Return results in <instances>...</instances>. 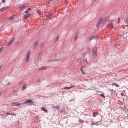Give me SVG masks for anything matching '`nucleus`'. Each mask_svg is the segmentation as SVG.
Instances as JSON below:
<instances>
[{
    "mask_svg": "<svg viewBox=\"0 0 128 128\" xmlns=\"http://www.w3.org/2000/svg\"><path fill=\"white\" fill-rule=\"evenodd\" d=\"M108 16L105 17L104 18L102 19L101 20H100V22L102 24L105 22V21H107L108 19Z\"/></svg>",
    "mask_w": 128,
    "mask_h": 128,
    "instance_id": "1",
    "label": "nucleus"
},
{
    "mask_svg": "<svg viewBox=\"0 0 128 128\" xmlns=\"http://www.w3.org/2000/svg\"><path fill=\"white\" fill-rule=\"evenodd\" d=\"M96 38V39H98V37L97 35H92L89 38V40H90Z\"/></svg>",
    "mask_w": 128,
    "mask_h": 128,
    "instance_id": "2",
    "label": "nucleus"
},
{
    "mask_svg": "<svg viewBox=\"0 0 128 128\" xmlns=\"http://www.w3.org/2000/svg\"><path fill=\"white\" fill-rule=\"evenodd\" d=\"M24 103H28V104L29 105H32L34 104V102L32 101V100L29 99L26 100Z\"/></svg>",
    "mask_w": 128,
    "mask_h": 128,
    "instance_id": "3",
    "label": "nucleus"
},
{
    "mask_svg": "<svg viewBox=\"0 0 128 128\" xmlns=\"http://www.w3.org/2000/svg\"><path fill=\"white\" fill-rule=\"evenodd\" d=\"M12 106H18L21 105V103L18 102H12L11 103Z\"/></svg>",
    "mask_w": 128,
    "mask_h": 128,
    "instance_id": "4",
    "label": "nucleus"
},
{
    "mask_svg": "<svg viewBox=\"0 0 128 128\" xmlns=\"http://www.w3.org/2000/svg\"><path fill=\"white\" fill-rule=\"evenodd\" d=\"M26 8V6L24 4L21 5L19 7V9L20 10L22 11Z\"/></svg>",
    "mask_w": 128,
    "mask_h": 128,
    "instance_id": "5",
    "label": "nucleus"
},
{
    "mask_svg": "<svg viewBox=\"0 0 128 128\" xmlns=\"http://www.w3.org/2000/svg\"><path fill=\"white\" fill-rule=\"evenodd\" d=\"M52 16V14L50 13H49L46 16V18L47 20L50 19Z\"/></svg>",
    "mask_w": 128,
    "mask_h": 128,
    "instance_id": "6",
    "label": "nucleus"
},
{
    "mask_svg": "<svg viewBox=\"0 0 128 128\" xmlns=\"http://www.w3.org/2000/svg\"><path fill=\"white\" fill-rule=\"evenodd\" d=\"M92 57L96 56V49H94L92 51Z\"/></svg>",
    "mask_w": 128,
    "mask_h": 128,
    "instance_id": "7",
    "label": "nucleus"
},
{
    "mask_svg": "<svg viewBox=\"0 0 128 128\" xmlns=\"http://www.w3.org/2000/svg\"><path fill=\"white\" fill-rule=\"evenodd\" d=\"M14 38L13 37L12 39L8 43V44L7 45V46H9L12 43V42L14 41Z\"/></svg>",
    "mask_w": 128,
    "mask_h": 128,
    "instance_id": "8",
    "label": "nucleus"
},
{
    "mask_svg": "<svg viewBox=\"0 0 128 128\" xmlns=\"http://www.w3.org/2000/svg\"><path fill=\"white\" fill-rule=\"evenodd\" d=\"M8 7H5L4 8H1L0 9V10L1 12H2L3 11H5V10L8 9Z\"/></svg>",
    "mask_w": 128,
    "mask_h": 128,
    "instance_id": "9",
    "label": "nucleus"
},
{
    "mask_svg": "<svg viewBox=\"0 0 128 128\" xmlns=\"http://www.w3.org/2000/svg\"><path fill=\"white\" fill-rule=\"evenodd\" d=\"M115 23L114 22H113V23H112L109 22V28H113Z\"/></svg>",
    "mask_w": 128,
    "mask_h": 128,
    "instance_id": "10",
    "label": "nucleus"
},
{
    "mask_svg": "<svg viewBox=\"0 0 128 128\" xmlns=\"http://www.w3.org/2000/svg\"><path fill=\"white\" fill-rule=\"evenodd\" d=\"M38 41H36L35 42L33 47L34 48L36 47V46L38 44Z\"/></svg>",
    "mask_w": 128,
    "mask_h": 128,
    "instance_id": "11",
    "label": "nucleus"
},
{
    "mask_svg": "<svg viewBox=\"0 0 128 128\" xmlns=\"http://www.w3.org/2000/svg\"><path fill=\"white\" fill-rule=\"evenodd\" d=\"M46 66H42V67L40 68H39V70H44L45 69H46Z\"/></svg>",
    "mask_w": 128,
    "mask_h": 128,
    "instance_id": "12",
    "label": "nucleus"
},
{
    "mask_svg": "<svg viewBox=\"0 0 128 128\" xmlns=\"http://www.w3.org/2000/svg\"><path fill=\"white\" fill-rule=\"evenodd\" d=\"M26 84H24L23 86L22 90H25L26 88Z\"/></svg>",
    "mask_w": 128,
    "mask_h": 128,
    "instance_id": "13",
    "label": "nucleus"
},
{
    "mask_svg": "<svg viewBox=\"0 0 128 128\" xmlns=\"http://www.w3.org/2000/svg\"><path fill=\"white\" fill-rule=\"evenodd\" d=\"M14 16H10V17H9L8 19L9 20H12L14 18Z\"/></svg>",
    "mask_w": 128,
    "mask_h": 128,
    "instance_id": "14",
    "label": "nucleus"
},
{
    "mask_svg": "<svg viewBox=\"0 0 128 128\" xmlns=\"http://www.w3.org/2000/svg\"><path fill=\"white\" fill-rule=\"evenodd\" d=\"M79 34V33L78 32L76 34L75 37L74 38V40H76V39L77 38L78 35Z\"/></svg>",
    "mask_w": 128,
    "mask_h": 128,
    "instance_id": "15",
    "label": "nucleus"
},
{
    "mask_svg": "<svg viewBox=\"0 0 128 128\" xmlns=\"http://www.w3.org/2000/svg\"><path fill=\"white\" fill-rule=\"evenodd\" d=\"M44 43H42L40 45V48L41 49H42L44 47Z\"/></svg>",
    "mask_w": 128,
    "mask_h": 128,
    "instance_id": "16",
    "label": "nucleus"
},
{
    "mask_svg": "<svg viewBox=\"0 0 128 128\" xmlns=\"http://www.w3.org/2000/svg\"><path fill=\"white\" fill-rule=\"evenodd\" d=\"M100 20L97 23V24H96V27L98 28V27L100 24Z\"/></svg>",
    "mask_w": 128,
    "mask_h": 128,
    "instance_id": "17",
    "label": "nucleus"
},
{
    "mask_svg": "<svg viewBox=\"0 0 128 128\" xmlns=\"http://www.w3.org/2000/svg\"><path fill=\"white\" fill-rule=\"evenodd\" d=\"M98 114L94 112L93 114V116L94 117H95L96 116L98 115Z\"/></svg>",
    "mask_w": 128,
    "mask_h": 128,
    "instance_id": "18",
    "label": "nucleus"
},
{
    "mask_svg": "<svg viewBox=\"0 0 128 128\" xmlns=\"http://www.w3.org/2000/svg\"><path fill=\"white\" fill-rule=\"evenodd\" d=\"M28 17L27 16V14H24V15L23 16V18L24 19H26Z\"/></svg>",
    "mask_w": 128,
    "mask_h": 128,
    "instance_id": "19",
    "label": "nucleus"
},
{
    "mask_svg": "<svg viewBox=\"0 0 128 128\" xmlns=\"http://www.w3.org/2000/svg\"><path fill=\"white\" fill-rule=\"evenodd\" d=\"M35 119L36 120V122H38V116H35Z\"/></svg>",
    "mask_w": 128,
    "mask_h": 128,
    "instance_id": "20",
    "label": "nucleus"
},
{
    "mask_svg": "<svg viewBox=\"0 0 128 128\" xmlns=\"http://www.w3.org/2000/svg\"><path fill=\"white\" fill-rule=\"evenodd\" d=\"M59 36H58L56 37V38L55 40H54V42H56L58 40V38Z\"/></svg>",
    "mask_w": 128,
    "mask_h": 128,
    "instance_id": "21",
    "label": "nucleus"
},
{
    "mask_svg": "<svg viewBox=\"0 0 128 128\" xmlns=\"http://www.w3.org/2000/svg\"><path fill=\"white\" fill-rule=\"evenodd\" d=\"M112 85L114 84L115 86L117 87H119V86L118 84H116L115 83H113L112 84Z\"/></svg>",
    "mask_w": 128,
    "mask_h": 128,
    "instance_id": "22",
    "label": "nucleus"
},
{
    "mask_svg": "<svg viewBox=\"0 0 128 128\" xmlns=\"http://www.w3.org/2000/svg\"><path fill=\"white\" fill-rule=\"evenodd\" d=\"M42 110L44 111L45 112H46L47 110L45 109V108L44 107H42Z\"/></svg>",
    "mask_w": 128,
    "mask_h": 128,
    "instance_id": "23",
    "label": "nucleus"
},
{
    "mask_svg": "<svg viewBox=\"0 0 128 128\" xmlns=\"http://www.w3.org/2000/svg\"><path fill=\"white\" fill-rule=\"evenodd\" d=\"M29 56L26 55V62H28V59Z\"/></svg>",
    "mask_w": 128,
    "mask_h": 128,
    "instance_id": "24",
    "label": "nucleus"
},
{
    "mask_svg": "<svg viewBox=\"0 0 128 128\" xmlns=\"http://www.w3.org/2000/svg\"><path fill=\"white\" fill-rule=\"evenodd\" d=\"M114 22L115 23L114 24V26H113V27L115 28H116L117 27V26L118 25L117 24H116V22Z\"/></svg>",
    "mask_w": 128,
    "mask_h": 128,
    "instance_id": "25",
    "label": "nucleus"
},
{
    "mask_svg": "<svg viewBox=\"0 0 128 128\" xmlns=\"http://www.w3.org/2000/svg\"><path fill=\"white\" fill-rule=\"evenodd\" d=\"M95 124V125H98V122H94L92 123V124Z\"/></svg>",
    "mask_w": 128,
    "mask_h": 128,
    "instance_id": "26",
    "label": "nucleus"
},
{
    "mask_svg": "<svg viewBox=\"0 0 128 128\" xmlns=\"http://www.w3.org/2000/svg\"><path fill=\"white\" fill-rule=\"evenodd\" d=\"M70 88V86L69 87H66L64 88V89H68Z\"/></svg>",
    "mask_w": 128,
    "mask_h": 128,
    "instance_id": "27",
    "label": "nucleus"
},
{
    "mask_svg": "<svg viewBox=\"0 0 128 128\" xmlns=\"http://www.w3.org/2000/svg\"><path fill=\"white\" fill-rule=\"evenodd\" d=\"M106 27L109 28V22H108V24L106 25Z\"/></svg>",
    "mask_w": 128,
    "mask_h": 128,
    "instance_id": "28",
    "label": "nucleus"
},
{
    "mask_svg": "<svg viewBox=\"0 0 128 128\" xmlns=\"http://www.w3.org/2000/svg\"><path fill=\"white\" fill-rule=\"evenodd\" d=\"M78 60L79 61V62H80V63H81L82 62V61H81V59L80 58H78Z\"/></svg>",
    "mask_w": 128,
    "mask_h": 128,
    "instance_id": "29",
    "label": "nucleus"
},
{
    "mask_svg": "<svg viewBox=\"0 0 128 128\" xmlns=\"http://www.w3.org/2000/svg\"><path fill=\"white\" fill-rule=\"evenodd\" d=\"M79 122H80L83 123L84 122V121L83 120H79Z\"/></svg>",
    "mask_w": 128,
    "mask_h": 128,
    "instance_id": "30",
    "label": "nucleus"
},
{
    "mask_svg": "<svg viewBox=\"0 0 128 128\" xmlns=\"http://www.w3.org/2000/svg\"><path fill=\"white\" fill-rule=\"evenodd\" d=\"M120 18H118V22H117V23H118L117 24H118H118L119 22H120Z\"/></svg>",
    "mask_w": 128,
    "mask_h": 128,
    "instance_id": "31",
    "label": "nucleus"
},
{
    "mask_svg": "<svg viewBox=\"0 0 128 128\" xmlns=\"http://www.w3.org/2000/svg\"><path fill=\"white\" fill-rule=\"evenodd\" d=\"M64 112V110L63 109H60V112Z\"/></svg>",
    "mask_w": 128,
    "mask_h": 128,
    "instance_id": "32",
    "label": "nucleus"
},
{
    "mask_svg": "<svg viewBox=\"0 0 128 128\" xmlns=\"http://www.w3.org/2000/svg\"><path fill=\"white\" fill-rule=\"evenodd\" d=\"M82 58H85V55L84 54H82Z\"/></svg>",
    "mask_w": 128,
    "mask_h": 128,
    "instance_id": "33",
    "label": "nucleus"
},
{
    "mask_svg": "<svg viewBox=\"0 0 128 128\" xmlns=\"http://www.w3.org/2000/svg\"><path fill=\"white\" fill-rule=\"evenodd\" d=\"M83 66H82V67H81L80 68V70H83Z\"/></svg>",
    "mask_w": 128,
    "mask_h": 128,
    "instance_id": "34",
    "label": "nucleus"
},
{
    "mask_svg": "<svg viewBox=\"0 0 128 128\" xmlns=\"http://www.w3.org/2000/svg\"><path fill=\"white\" fill-rule=\"evenodd\" d=\"M54 60H53V59H51V60H49L48 62H52Z\"/></svg>",
    "mask_w": 128,
    "mask_h": 128,
    "instance_id": "35",
    "label": "nucleus"
},
{
    "mask_svg": "<svg viewBox=\"0 0 128 128\" xmlns=\"http://www.w3.org/2000/svg\"><path fill=\"white\" fill-rule=\"evenodd\" d=\"M100 96H102L104 98H105V96L103 94H100Z\"/></svg>",
    "mask_w": 128,
    "mask_h": 128,
    "instance_id": "36",
    "label": "nucleus"
},
{
    "mask_svg": "<svg viewBox=\"0 0 128 128\" xmlns=\"http://www.w3.org/2000/svg\"><path fill=\"white\" fill-rule=\"evenodd\" d=\"M3 50V48L2 47L0 48V52H1V51H2V50Z\"/></svg>",
    "mask_w": 128,
    "mask_h": 128,
    "instance_id": "37",
    "label": "nucleus"
},
{
    "mask_svg": "<svg viewBox=\"0 0 128 128\" xmlns=\"http://www.w3.org/2000/svg\"><path fill=\"white\" fill-rule=\"evenodd\" d=\"M37 13H38V14H39L40 13V11H39V10H37Z\"/></svg>",
    "mask_w": 128,
    "mask_h": 128,
    "instance_id": "38",
    "label": "nucleus"
},
{
    "mask_svg": "<svg viewBox=\"0 0 128 128\" xmlns=\"http://www.w3.org/2000/svg\"><path fill=\"white\" fill-rule=\"evenodd\" d=\"M28 10H27L26 11H24V12L26 13H28Z\"/></svg>",
    "mask_w": 128,
    "mask_h": 128,
    "instance_id": "39",
    "label": "nucleus"
},
{
    "mask_svg": "<svg viewBox=\"0 0 128 128\" xmlns=\"http://www.w3.org/2000/svg\"><path fill=\"white\" fill-rule=\"evenodd\" d=\"M6 0H2V2L3 3H4L5 2Z\"/></svg>",
    "mask_w": 128,
    "mask_h": 128,
    "instance_id": "40",
    "label": "nucleus"
},
{
    "mask_svg": "<svg viewBox=\"0 0 128 128\" xmlns=\"http://www.w3.org/2000/svg\"><path fill=\"white\" fill-rule=\"evenodd\" d=\"M10 83H11L10 82H8V83L6 85V86L9 85L10 84Z\"/></svg>",
    "mask_w": 128,
    "mask_h": 128,
    "instance_id": "41",
    "label": "nucleus"
},
{
    "mask_svg": "<svg viewBox=\"0 0 128 128\" xmlns=\"http://www.w3.org/2000/svg\"><path fill=\"white\" fill-rule=\"evenodd\" d=\"M81 71L82 73L83 74H84V71L82 70H80Z\"/></svg>",
    "mask_w": 128,
    "mask_h": 128,
    "instance_id": "42",
    "label": "nucleus"
},
{
    "mask_svg": "<svg viewBox=\"0 0 128 128\" xmlns=\"http://www.w3.org/2000/svg\"><path fill=\"white\" fill-rule=\"evenodd\" d=\"M30 51H28L27 54H30Z\"/></svg>",
    "mask_w": 128,
    "mask_h": 128,
    "instance_id": "43",
    "label": "nucleus"
},
{
    "mask_svg": "<svg viewBox=\"0 0 128 128\" xmlns=\"http://www.w3.org/2000/svg\"><path fill=\"white\" fill-rule=\"evenodd\" d=\"M28 10H31V8H28Z\"/></svg>",
    "mask_w": 128,
    "mask_h": 128,
    "instance_id": "44",
    "label": "nucleus"
},
{
    "mask_svg": "<svg viewBox=\"0 0 128 128\" xmlns=\"http://www.w3.org/2000/svg\"><path fill=\"white\" fill-rule=\"evenodd\" d=\"M27 14V16L28 17L30 15V14Z\"/></svg>",
    "mask_w": 128,
    "mask_h": 128,
    "instance_id": "45",
    "label": "nucleus"
},
{
    "mask_svg": "<svg viewBox=\"0 0 128 128\" xmlns=\"http://www.w3.org/2000/svg\"><path fill=\"white\" fill-rule=\"evenodd\" d=\"M74 86H70V88H72V87H74Z\"/></svg>",
    "mask_w": 128,
    "mask_h": 128,
    "instance_id": "46",
    "label": "nucleus"
},
{
    "mask_svg": "<svg viewBox=\"0 0 128 128\" xmlns=\"http://www.w3.org/2000/svg\"><path fill=\"white\" fill-rule=\"evenodd\" d=\"M6 114L8 115L10 114V113L8 112L6 113Z\"/></svg>",
    "mask_w": 128,
    "mask_h": 128,
    "instance_id": "47",
    "label": "nucleus"
},
{
    "mask_svg": "<svg viewBox=\"0 0 128 128\" xmlns=\"http://www.w3.org/2000/svg\"><path fill=\"white\" fill-rule=\"evenodd\" d=\"M126 22L127 23V24L128 23V20H126Z\"/></svg>",
    "mask_w": 128,
    "mask_h": 128,
    "instance_id": "48",
    "label": "nucleus"
},
{
    "mask_svg": "<svg viewBox=\"0 0 128 128\" xmlns=\"http://www.w3.org/2000/svg\"><path fill=\"white\" fill-rule=\"evenodd\" d=\"M98 122V124H100V122Z\"/></svg>",
    "mask_w": 128,
    "mask_h": 128,
    "instance_id": "49",
    "label": "nucleus"
},
{
    "mask_svg": "<svg viewBox=\"0 0 128 128\" xmlns=\"http://www.w3.org/2000/svg\"><path fill=\"white\" fill-rule=\"evenodd\" d=\"M52 0H50L49 1V3H50L51 2H52Z\"/></svg>",
    "mask_w": 128,
    "mask_h": 128,
    "instance_id": "50",
    "label": "nucleus"
},
{
    "mask_svg": "<svg viewBox=\"0 0 128 128\" xmlns=\"http://www.w3.org/2000/svg\"><path fill=\"white\" fill-rule=\"evenodd\" d=\"M52 108L53 109H54L55 108H55V106H53L52 107Z\"/></svg>",
    "mask_w": 128,
    "mask_h": 128,
    "instance_id": "51",
    "label": "nucleus"
},
{
    "mask_svg": "<svg viewBox=\"0 0 128 128\" xmlns=\"http://www.w3.org/2000/svg\"><path fill=\"white\" fill-rule=\"evenodd\" d=\"M58 108V106H55L56 108Z\"/></svg>",
    "mask_w": 128,
    "mask_h": 128,
    "instance_id": "52",
    "label": "nucleus"
},
{
    "mask_svg": "<svg viewBox=\"0 0 128 128\" xmlns=\"http://www.w3.org/2000/svg\"><path fill=\"white\" fill-rule=\"evenodd\" d=\"M30 54H26V55H27V56H29V55H30Z\"/></svg>",
    "mask_w": 128,
    "mask_h": 128,
    "instance_id": "53",
    "label": "nucleus"
},
{
    "mask_svg": "<svg viewBox=\"0 0 128 128\" xmlns=\"http://www.w3.org/2000/svg\"><path fill=\"white\" fill-rule=\"evenodd\" d=\"M22 82H20L19 83V84H21L22 83Z\"/></svg>",
    "mask_w": 128,
    "mask_h": 128,
    "instance_id": "54",
    "label": "nucleus"
},
{
    "mask_svg": "<svg viewBox=\"0 0 128 128\" xmlns=\"http://www.w3.org/2000/svg\"><path fill=\"white\" fill-rule=\"evenodd\" d=\"M124 94V93H122L121 94V95L122 96H123Z\"/></svg>",
    "mask_w": 128,
    "mask_h": 128,
    "instance_id": "55",
    "label": "nucleus"
},
{
    "mask_svg": "<svg viewBox=\"0 0 128 128\" xmlns=\"http://www.w3.org/2000/svg\"><path fill=\"white\" fill-rule=\"evenodd\" d=\"M10 115H14V114H12V113H11V114H10Z\"/></svg>",
    "mask_w": 128,
    "mask_h": 128,
    "instance_id": "56",
    "label": "nucleus"
},
{
    "mask_svg": "<svg viewBox=\"0 0 128 128\" xmlns=\"http://www.w3.org/2000/svg\"><path fill=\"white\" fill-rule=\"evenodd\" d=\"M13 115H14V116H16V114H14Z\"/></svg>",
    "mask_w": 128,
    "mask_h": 128,
    "instance_id": "57",
    "label": "nucleus"
},
{
    "mask_svg": "<svg viewBox=\"0 0 128 128\" xmlns=\"http://www.w3.org/2000/svg\"><path fill=\"white\" fill-rule=\"evenodd\" d=\"M126 26H128V25H126Z\"/></svg>",
    "mask_w": 128,
    "mask_h": 128,
    "instance_id": "58",
    "label": "nucleus"
},
{
    "mask_svg": "<svg viewBox=\"0 0 128 128\" xmlns=\"http://www.w3.org/2000/svg\"><path fill=\"white\" fill-rule=\"evenodd\" d=\"M1 94V93L0 92V94Z\"/></svg>",
    "mask_w": 128,
    "mask_h": 128,
    "instance_id": "59",
    "label": "nucleus"
}]
</instances>
